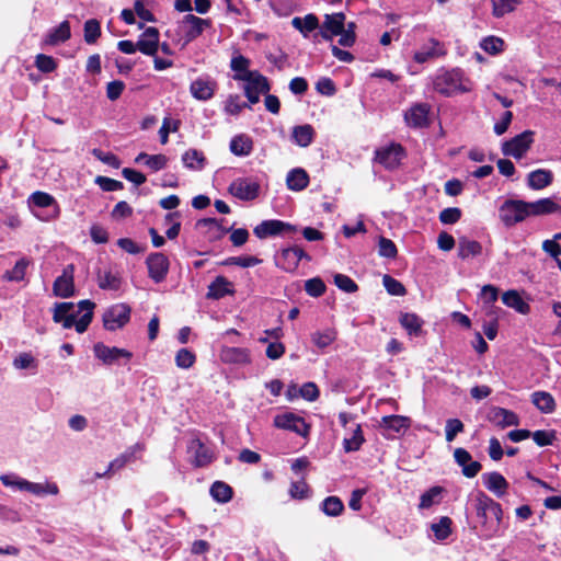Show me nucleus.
<instances>
[{
    "instance_id": "obj_10",
    "label": "nucleus",
    "mask_w": 561,
    "mask_h": 561,
    "mask_svg": "<svg viewBox=\"0 0 561 561\" xmlns=\"http://www.w3.org/2000/svg\"><path fill=\"white\" fill-rule=\"evenodd\" d=\"M534 142V133L526 130L502 146V151L505 156H511L515 159H520L530 148Z\"/></svg>"
},
{
    "instance_id": "obj_56",
    "label": "nucleus",
    "mask_w": 561,
    "mask_h": 561,
    "mask_svg": "<svg viewBox=\"0 0 561 561\" xmlns=\"http://www.w3.org/2000/svg\"><path fill=\"white\" fill-rule=\"evenodd\" d=\"M30 265V261L26 259L19 260L14 267L7 272L5 276L9 280L20 282L24 278L25 271Z\"/></svg>"
},
{
    "instance_id": "obj_53",
    "label": "nucleus",
    "mask_w": 561,
    "mask_h": 561,
    "mask_svg": "<svg viewBox=\"0 0 561 561\" xmlns=\"http://www.w3.org/2000/svg\"><path fill=\"white\" fill-rule=\"evenodd\" d=\"M101 35L100 23L95 19L88 20L84 23V41L88 44H93Z\"/></svg>"
},
{
    "instance_id": "obj_9",
    "label": "nucleus",
    "mask_w": 561,
    "mask_h": 561,
    "mask_svg": "<svg viewBox=\"0 0 561 561\" xmlns=\"http://www.w3.org/2000/svg\"><path fill=\"white\" fill-rule=\"evenodd\" d=\"M129 317L130 309L127 305H113L103 314L104 328L108 331L121 329L129 321Z\"/></svg>"
},
{
    "instance_id": "obj_39",
    "label": "nucleus",
    "mask_w": 561,
    "mask_h": 561,
    "mask_svg": "<svg viewBox=\"0 0 561 561\" xmlns=\"http://www.w3.org/2000/svg\"><path fill=\"white\" fill-rule=\"evenodd\" d=\"M314 130L311 125H300L293 129V139L300 147H308L313 140Z\"/></svg>"
},
{
    "instance_id": "obj_32",
    "label": "nucleus",
    "mask_w": 561,
    "mask_h": 561,
    "mask_svg": "<svg viewBox=\"0 0 561 561\" xmlns=\"http://www.w3.org/2000/svg\"><path fill=\"white\" fill-rule=\"evenodd\" d=\"M522 0H490L492 15L496 19H501L514 12Z\"/></svg>"
},
{
    "instance_id": "obj_18",
    "label": "nucleus",
    "mask_w": 561,
    "mask_h": 561,
    "mask_svg": "<svg viewBox=\"0 0 561 561\" xmlns=\"http://www.w3.org/2000/svg\"><path fill=\"white\" fill-rule=\"evenodd\" d=\"M187 451L191 455V462L195 467H205L209 465L214 455L209 448H207L198 438L191 439Z\"/></svg>"
},
{
    "instance_id": "obj_14",
    "label": "nucleus",
    "mask_w": 561,
    "mask_h": 561,
    "mask_svg": "<svg viewBox=\"0 0 561 561\" xmlns=\"http://www.w3.org/2000/svg\"><path fill=\"white\" fill-rule=\"evenodd\" d=\"M146 264L150 278L156 283H160L165 278L170 262L163 253L158 252L150 254L146 260Z\"/></svg>"
},
{
    "instance_id": "obj_19",
    "label": "nucleus",
    "mask_w": 561,
    "mask_h": 561,
    "mask_svg": "<svg viewBox=\"0 0 561 561\" xmlns=\"http://www.w3.org/2000/svg\"><path fill=\"white\" fill-rule=\"evenodd\" d=\"M54 295L61 298H69L75 293L73 265H68L62 274L56 278L53 285Z\"/></svg>"
},
{
    "instance_id": "obj_41",
    "label": "nucleus",
    "mask_w": 561,
    "mask_h": 561,
    "mask_svg": "<svg viewBox=\"0 0 561 561\" xmlns=\"http://www.w3.org/2000/svg\"><path fill=\"white\" fill-rule=\"evenodd\" d=\"M400 324L410 335H417L421 332L423 321L415 313H402L400 316Z\"/></svg>"
},
{
    "instance_id": "obj_17",
    "label": "nucleus",
    "mask_w": 561,
    "mask_h": 561,
    "mask_svg": "<svg viewBox=\"0 0 561 561\" xmlns=\"http://www.w3.org/2000/svg\"><path fill=\"white\" fill-rule=\"evenodd\" d=\"M445 53L444 45L439 41L430 38L414 53L413 60L417 64H424L445 55Z\"/></svg>"
},
{
    "instance_id": "obj_7",
    "label": "nucleus",
    "mask_w": 561,
    "mask_h": 561,
    "mask_svg": "<svg viewBox=\"0 0 561 561\" xmlns=\"http://www.w3.org/2000/svg\"><path fill=\"white\" fill-rule=\"evenodd\" d=\"M245 82L244 93L251 104H255L260 100V94H265L270 91V84L263 75L259 71L248 73L247 78L242 80Z\"/></svg>"
},
{
    "instance_id": "obj_40",
    "label": "nucleus",
    "mask_w": 561,
    "mask_h": 561,
    "mask_svg": "<svg viewBox=\"0 0 561 561\" xmlns=\"http://www.w3.org/2000/svg\"><path fill=\"white\" fill-rule=\"evenodd\" d=\"M70 35V25L67 21H64L47 35L45 43L48 45H57L69 39Z\"/></svg>"
},
{
    "instance_id": "obj_8",
    "label": "nucleus",
    "mask_w": 561,
    "mask_h": 561,
    "mask_svg": "<svg viewBox=\"0 0 561 561\" xmlns=\"http://www.w3.org/2000/svg\"><path fill=\"white\" fill-rule=\"evenodd\" d=\"M228 191L238 199L253 201L259 196L260 184L250 178H238L230 183Z\"/></svg>"
},
{
    "instance_id": "obj_15",
    "label": "nucleus",
    "mask_w": 561,
    "mask_h": 561,
    "mask_svg": "<svg viewBox=\"0 0 561 561\" xmlns=\"http://www.w3.org/2000/svg\"><path fill=\"white\" fill-rule=\"evenodd\" d=\"M310 259L299 247L284 249L276 259V264L286 272H294L301 259Z\"/></svg>"
},
{
    "instance_id": "obj_37",
    "label": "nucleus",
    "mask_w": 561,
    "mask_h": 561,
    "mask_svg": "<svg viewBox=\"0 0 561 561\" xmlns=\"http://www.w3.org/2000/svg\"><path fill=\"white\" fill-rule=\"evenodd\" d=\"M482 253V245L474 240L461 238L458 242V256L466 260Z\"/></svg>"
},
{
    "instance_id": "obj_45",
    "label": "nucleus",
    "mask_w": 561,
    "mask_h": 561,
    "mask_svg": "<svg viewBox=\"0 0 561 561\" xmlns=\"http://www.w3.org/2000/svg\"><path fill=\"white\" fill-rule=\"evenodd\" d=\"M443 492V488L440 486H433L426 492H424L420 497V510H427L432 507L435 504H438L440 502V494Z\"/></svg>"
},
{
    "instance_id": "obj_30",
    "label": "nucleus",
    "mask_w": 561,
    "mask_h": 561,
    "mask_svg": "<svg viewBox=\"0 0 561 561\" xmlns=\"http://www.w3.org/2000/svg\"><path fill=\"white\" fill-rule=\"evenodd\" d=\"M253 141L244 134L234 136L230 141V151L239 157H247L252 152Z\"/></svg>"
},
{
    "instance_id": "obj_57",
    "label": "nucleus",
    "mask_w": 561,
    "mask_h": 561,
    "mask_svg": "<svg viewBox=\"0 0 561 561\" xmlns=\"http://www.w3.org/2000/svg\"><path fill=\"white\" fill-rule=\"evenodd\" d=\"M175 363L179 368H191L195 363V355L187 348H181L176 353Z\"/></svg>"
},
{
    "instance_id": "obj_59",
    "label": "nucleus",
    "mask_w": 561,
    "mask_h": 561,
    "mask_svg": "<svg viewBox=\"0 0 561 561\" xmlns=\"http://www.w3.org/2000/svg\"><path fill=\"white\" fill-rule=\"evenodd\" d=\"M382 284L387 291L392 296H403L405 294L404 286L399 280L389 275L383 276Z\"/></svg>"
},
{
    "instance_id": "obj_43",
    "label": "nucleus",
    "mask_w": 561,
    "mask_h": 561,
    "mask_svg": "<svg viewBox=\"0 0 561 561\" xmlns=\"http://www.w3.org/2000/svg\"><path fill=\"white\" fill-rule=\"evenodd\" d=\"M336 331L334 329H325L316 331L311 334L312 343L320 350L330 346L336 339Z\"/></svg>"
},
{
    "instance_id": "obj_22",
    "label": "nucleus",
    "mask_w": 561,
    "mask_h": 561,
    "mask_svg": "<svg viewBox=\"0 0 561 561\" xmlns=\"http://www.w3.org/2000/svg\"><path fill=\"white\" fill-rule=\"evenodd\" d=\"M138 50L148 56H154L159 49V31L156 27H147L137 41Z\"/></svg>"
},
{
    "instance_id": "obj_24",
    "label": "nucleus",
    "mask_w": 561,
    "mask_h": 561,
    "mask_svg": "<svg viewBox=\"0 0 561 561\" xmlns=\"http://www.w3.org/2000/svg\"><path fill=\"white\" fill-rule=\"evenodd\" d=\"M488 420L499 427L518 425V416L510 410L494 407L488 413Z\"/></svg>"
},
{
    "instance_id": "obj_58",
    "label": "nucleus",
    "mask_w": 561,
    "mask_h": 561,
    "mask_svg": "<svg viewBox=\"0 0 561 561\" xmlns=\"http://www.w3.org/2000/svg\"><path fill=\"white\" fill-rule=\"evenodd\" d=\"M179 127H180L179 121H172L171 118L165 117L163 119L162 126L160 127V130H159L160 142L162 145H165L169 140L170 131L175 133V131H178Z\"/></svg>"
},
{
    "instance_id": "obj_28",
    "label": "nucleus",
    "mask_w": 561,
    "mask_h": 561,
    "mask_svg": "<svg viewBox=\"0 0 561 561\" xmlns=\"http://www.w3.org/2000/svg\"><path fill=\"white\" fill-rule=\"evenodd\" d=\"M286 184L290 191H302L309 184V175L301 168L293 169L291 171L288 172L286 176Z\"/></svg>"
},
{
    "instance_id": "obj_1",
    "label": "nucleus",
    "mask_w": 561,
    "mask_h": 561,
    "mask_svg": "<svg viewBox=\"0 0 561 561\" xmlns=\"http://www.w3.org/2000/svg\"><path fill=\"white\" fill-rule=\"evenodd\" d=\"M77 307L78 310L75 311L72 302L56 304L53 319L57 323H62L65 329L75 327L78 333H83L92 321L95 304L91 300H81Z\"/></svg>"
},
{
    "instance_id": "obj_64",
    "label": "nucleus",
    "mask_w": 561,
    "mask_h": 561,
    "mask_svg": "<svg viewBox=\"0 0 561 561\" xmlns=\"http://www.w3.org/2000/svg\"><path fill=\"white\" fill-rule=\"evenodd\" d=\"M92 153L98 160L102 161L103 163L112 168L118 169L121 167L119 159L111 152H104L100 149H93Z\"/></svg>"
},
{
    "instance_id": "obj_13",
    "label": "nucleus",
    "mask_w": 561,
    "mask_h": 561,
    "mask_svg": "<svg viewBox=\"0 0 561 561\" xmlns=\"http://www.w3.org/2000/svg\"><path fill=\"white\" fill-rule=\"evenodd\" d=\"M404 157V150L399 144H391L376 151V160L388 169L397 168Z\"/></svg>"
},
{
    "instance_id": "obj_51",
    "label": "nucleus",
    "mask_w": 561,
    "mask_h": 561,
    "mask_svg": "<svg viewBox=\"0 0 561 561\" xmlns=\"http://www.w3.org/2000/svg\"><path fill=\"white\" fill-rule=\"evenodd\" d=\"M356 24L354 22H344L342 36L339 39V44L344 47H352L356 42Z\"/></svg>"
},
{
    "instance_id": "obj_42",
    "label": "nucleus",
    "mask_w": 561,
    "mask_h": 561,
    "mask_svg": "<svg viewBox=\"0 0 561 561\" xmlns=\"http://www.w3.org/2000/svg\"><path fill=\"white\" fill-rule=\"evenodd\" d=\"M250 60L242 55H237L232 57L230 67L236 72L233 79L237 81H241L247 78L248 73H252L253 71L249 70Z\"/></svg>"
},
{
    "instance_id": "obj_31",
    "label": "nucleus",
    "mask_w": 561,
    "mask_h": 561,
    "mask_svg": "<svg viewBox=\"0 0 561 561\" xmlns=\"http://www.w3.org/2000/svg\"><path fill=\"white\" fill-rule=\"evenodd\" d=\"M533 404L542 413L549 414L556 410V401L547 391H535L531 394Z\"/></svg>"
},
{
    "instance_id": "obj_60",
    "label": "nucleus",
    "mask_w": 561,
    "mask_h": 561,
    "mask_svg": "<svg viewBox=\"0 0 561 561\" xmlns=\"http://www.w3.org/2000/svg\"><path fill=\"white\" fill-rule=\"evenodd\" d=\"M305 289L308 295L319 297L325 291V285L321 278L314 277L306 282Z\"/></svg>"
},
{
    "instance_id": "obj_20",
    "label": "nucleus",
    "mask_w": 561,
    "mask_h": 561,
    "mask_svg": "<svg viewBox=\"0 0 561 561\" xmlns=\"http://www.w3.org/2000/svg\"><path fill=\"white\" fill-rule=\"evenodd\" d=\"M430 106L425 103H419L411 106L404 114V121L408 126L422 128L428 124Z\"/></svg>"
},
{
    "instance_id": "obj_47",
    "label": "nucleus",
    "mask_w": 561,
    "mask_h": 561,
    "mask_svg": "<svg viewBox=\"0 0 561 561\" xmlns=\"http://www.w3.org/2000/svg\"><path fill=\"white\" fill-rule=\"evenodd\" d=\"M210 494L217 502L226 503L232 496V489L227 483L217 481L211 485Z\"/></svg>"
},
{
    "instance_id": "obj_16",
    "label": "nucleus",
    "mask_w": 561,
    "mask_h": 561,
    "mask_svg": "<svg viewBox=\"0 0 561 561\" xmlns=\"http://www.w3.org/2000/svg\"><path fill=\"white\" fill-rule=\"evenodd\" d=\"M345 14L342 12L325 14L321 25L320 34L322 38L331 41L334 36H342L344 27Z\"/></svg>"
},
{
    "instance_id": "obj_38",
    "label": "nucleus",
    "mask_w": 561,
    "mask_h": 561,
    "mask_svg": "<svg viewBox=\"0 0 561 561\" xmlns=\"http://www.w3.org/2000/svg\"><path fill=\"white\" fill-rule=\"evenodd\" d=\"M291 25L298 30L304 36H307L309 32H312L313 30L318 28L319 26V20L318 18L309 13L305 18H294L291 20Z\"/></svg>"
},
{
    "instance_id": "obj_36",
    "label": "nucleus",
    "mask_w": 561,
    "mask_h": 561,
    "mask_svg": "<svg viewBox=\"0 0 561 561\" xmlns=\"http://www.w3.org/2000/svg\"><path fill=\"white\" fill-rule=\"evenodd\" d=\"M411 425V420L403 415H388L381 419V426L401 433L407 431Z\"/></svg>"
},
{
    "instance_id": "obj_23",
    "label": "nucleus",
    "mask_w": 561,
    "mask_h": 561,
    "mask_svg": "<svg viewBox=\"0 0 561 561\" xmlns=\"http://www.w3.org/2000/svg\"><path fill=\"white\" fill-rule=\"evenodd\" d=\"M285 231H295V228L289 224L280 220H264L254 228V233L260 239H264L268 236H275Z\"/></svg>"
},
{
    "instance_id": "obj_62",
    "label": "nucleus",
    "mask_w": 561,
    "mask_h": 561,
    "mask_svg": "<svg viewBox=\"0 0 561 561\" xmlns=\"http://www.w3.org/2000/svg\"><path fill=\"white\" fill-rule=\"evenodd\" d=\"M334 284L345 293H354L357 290L355 282L344 274H335Z\"/></svg>"
},
{
    "instance_id": "obj_48",
    "label": "nucleus",
    "mask_w": 561,
    "mask_h": 561,
    "mask_svg": "<svg viewBox=\"0 0 561 561\" xmlns=\"http://www.w3.org/2000/svg\"><path fill=\"white\" fill-rule=\"evenodd\" d=\"M343 508L342 501L336 496H329L322 502V511L328 516H339Z\"/></svg>"
},
{
    "instance_id": "obj_26",
    "label": "nucleus",
    "mask_w": 561,
    "mask_h": 561,
    "mask_svg": "<svg viewBox=\"0 0 561 561\" xmlns=\"http://www.w3.org/2000/svg\"><path fill=\"white\" fill-rule=\"evenodd\" d=\"M481 478L484 486L497 497H502L506 493L508 483L501 473L488 472L483 473Z\"/></svg>"
},
{
    "instance_id": "obj_4",
    "label": "nucleus",
    "mask_w": 561,
    "mask_h": 561,
    "mask_svg": "<svg viewBox=\"0 0 561 561\" xmlns=\"http://www.w3.org/2000/svg\"><path fill=\"white\" fill-rule=\"evenodd\" d=\"M471 88L470 80L465 78L459 69L439 73L434 80V89L447 96L469 92Z\"/></svg>"
},
{
    "instance_id": "obj_11",
    "label": "nucleus",
    "mask_w": 561,
    "mask_h": 561,
    "mask_svg": "<svg viewBox=\"0 0 561 561\" xmlns=\"http://www.w3.org/2000/svg\"><path fill=\"white\" fill-rule=\"evenodd\" d=\"M274 425L282 430L291 431L304 437L309 434L310 428L302 417L291 412L276 415L274 417Z\"/></svg>"
},
{
    "instance_id": "obj_3",
    "label": "nucleus",
    "mask_w": 561,
    "mask_h": 561,
    "mask_svg": "<svg viewBox=\"0 0 561 561\" xmlns=\"http://www.w3.org/2000/svg\"><path fill=\"white\" fill-rule=\"evenodd\" d=\"M0 481L13 491L26 492L35 496L57 495L59 493V488L55 482H32L13 472L1 474Z\"/></svg>"
},
{
    "instance_id": "obj_34",
    "label": "nucleus",
    "mask_w": 561,
    "mask_h": 561,
    "mask_svg": "<svg viewBox=\"0 0 561 561\" xmlns=\"http://www.w3.org/2000/svg\"><path fill=\"white\" fill-rule=\"evenodd\" d=\"M168 161H169L168 157L164 154H161V153L150 156L145 152H141L135 159L136 163H144L145 165H147L150 170H152L154 172L165 168Z\"/></svg>"
},
{
    "instance_id": "obj_6",
    "label": "nucleus",
    "mask_w": 561,
    "mask_h": 561,
    "mask_svg": "<svg viewBox=\"0 0 561 561\" xmlns=\"http://www.w3.org/2000/svg\"><path fill=\"white\" fill-rule=\"evenodd\" d=\"M500 218L506 226H514L529 217L527 202L508 199L503 203L499 210Z\"/></svg>"
},
{
    "instance_id": "obj_52",
    "label": "nucleus",
    "mask_w": 561,
    "mask_h": 561,
    "mask_svg": "<svg viewBox=\"0 0 561 561\" xmlns=\"http://www.w3.org/2000/svg\"><path fill=\"white\" fill-rule=\"evenodd\" d=\"M364 443L363 432L359 425L356 426L352 437L344 438L343 445L346 453L358 450Z\"/></svg>"
},
{
    "instance_id": "obj_21",
    "label": "nucleus",
    "mask_w": 561,
    "mask_h": 561,
    "mask_svg": "<svg viewBox=\"0 0 561 561\" xmlns=\"http://www.w3.org/2000/svg\"><path fill=\"white\" fill-rule=\"evenodd\" d=\"M217 83L209 78H197L192 81L190 92L192 96L198 101L210 100L216 91Z\"/></svg>"
},
{
    "instance_id": "obj_63",
    "label": "nucleus",
    "mask_w": 561,
    "mask_h": 561,
    "mask_svg": "<svg viewBox=\"0 0 561 561\" xmlns=\"http://www.w3.org/2000/svg\"><path fill=\"white\" fill-rule=\"evenodd\" d=\"M461 217V210L458 207H448L440 211L439 220L445 225L456 224Z\"/></svg>"
},
{
    "instance_id": "obj_55",
    "label": "nucleus",
    "mask_w": 561,
    "mask_h": 561,
    "mask_svg": "<svg viewBox=\"0 0 561 561\" xmlns=\"http://www.w3.org/2000/svg\"><path fill=\"white\" fill-rule=\"evenodd\" d=\"M463 423L459 419H448L445 425L446 440L451 443L463 431Z\"/></svg>"
},
{
    "instance_id": "obj_50",
    "label": "nucleus",
    "mask_w": 561,
    "mask_h": 561,
    "mask_svg": "<svg viewBox=\"0 0 561 561\" xmlns=\"http://www.w3.org/2000/svg\"><path fill=\"white\" fill-rule=\"evenodd\" d=\"M13 367L18 370L36 369L37 362L31 353H20L12 363Z\"/></svg>"
},
{
    "instance_id": "obj_49",
    "label": "nucleus",
    "mask_w": 561,
    "mask_h": 561,
    "mask_svg": "<svg viewBox=\"0 0 561 561\" xmlns=\"http://www.w3.org/2000/svg\"><path fill=\"white\" fill-rule=\"evenodd\" d=\"M480 47L491 55H496L503 50L504 41L496 36H488L481 41Z\"/></svg>"
},
{
    "instance_id": "obj_46",
    "label": "nucleus",
    "mask_w": 561,
    "mask_h": 561,
    "mask_svg": "<svg viewBox=\"0 0 561 561\" xmlns=\"http://www.w3.org/2000/svg\"><path fill=\"white\" fill-rule=\"evenodd\" d=\"M99 287L106 290H117L121 286V278L117 274L111 271L99 273L98 275Z\"/></svg>"
},
{
    "instance_id": "obj_12",
    "label": "nucleus",
    "mask_w": 561,
    "mask_h": 561,
    "mask_svg": "<svg viewBox=\"0 0 561 561\" xmlns=\"http://www.w3.org/2000/svg\"><path fill=\"white\" fill-rule=\"evenodd\" d=\"M93 353L94 356L105 365H113L121 358L129 360L133 356V354L125 348L110 347L101 342L93 346Z\"/></svg>"
},
{
    "instance_id": "obj_33",
    "label": "nucleus",
    "mask_w": 561,
    "mask_h": 561,
    "mask_svg": "<svg viewBox=\"0 0 561 561\" xmlns=\"http://www.w3.org/2000/svg\"><path fill=\"white\" fill-rule=\"evenodd\" d=\"M502 301L505 306L513 308L522 314L529 311V306L524 301L522 296L516 290H507L502 295Z\"/></svg>"
},
{
    "instance_id": "obj_2",
    "label": "nucleus",
    "mask_w": 561,
    "mask_h": 561,
    "mask_svg": "<svg viewBox=\"0 0 561 561\" xmlns=\"http://www.w3.org/2000/svg\"><path fill=\"white\" fill-rule=\"evenodd\" d=\"M477 516L481 519V538L489 540L499 536L503 511L499 503L483 492L476 495Z\"/></svg>"
},
{
    "instance_id": "obj_27",
    "label": "nucleus",
    "mask_w": 561,
    "mask_h": 561,
    "mask_svg": "<svg viewBox=\"0 0 561 561\" xmlns=\"http://www.w3.org/2000/svg\"><path fill=\"white\" fill-rule=\"evenodd\" d=\"M220 359L229 364H249L250 354L247 348L224 347L220 352Z\"/></svg>"
},
{
    "instance_id": "obj_44",
    "label": "nucleus",
    "mask_w": 561,
    "mask_h": 561,
    "mask_svg": "<svg viewBox=\"0 0 561 561\" xmlns=\"http://www.w3.org/2000/svg\"><path fill=\"white\" fill-rule=\"evenodd\" d=\"M230 282H228L225 277L218 276L208 287V298L219 299L225 295L229 294L230 290Z\"/></svg>"
},
{
    "instance_id": "obj_25",
    "label": "nucleus",
    "mask_w": 561,
    "mask_h": 561,
    "mask_svg": "<svg viewBox=\"0 0 561 561\" xmlns=\"http://www.w3.org/2000/svg\"><path fill=\"white\" fill-rule=\"evenodd\" d=\"M527 208L529 217L561 213V205L550 197L541 198L535 202H527Z\"/></svg>"
},
{
    "instance_id": "obj_35",
    "label": "nucleus",
    "mask_w": 561,
    "mask_h": 561,
    "mask_svg": "<svg viewBox=\"0 0 561 561\" xmlns=\"http://www.w3.org/2000/svg\"><path fill=\"white\" fill-rule=\"evenodd\" d=\"M182 162L185 168L199 171L204 168L206 158L202 151L197 149H188L182 154Z\"/></svg>"
},
{
    "instance_id": "obj_29",
    "label": "nucleus",
    "mask_w": 561,
    "mask_h": 561,
    "mask_svg": "<svg viewBox=\"0 0 561 561\" xmlns=\"http://www.w3.org/2000/svg\"><path fill=\"white\" fill-rule=\"evenodd\" d=\"M552 172L546 169H538L528 174V185L533 190H542L552 183Z\"/></svg>"
},
{
    "instance_id": "obj_61",
    "label": "nucleus",
    "mask_w": 561,
    "mask_h": 561,
    "mask_svg": "<svg viewBox=\"0 0 561 561\" xmlns=\"http://www.w3.org/2000/svg\"><path fill=\"white\" fill-rule=\"evenodd\" d=\"M35 66L39 71L45 73L54 71L57 67L55 59L44 54L36 56Z\"/></svg>"
},
{
    "instance_id": "obj_54",
    "label": "nucleus",
    "mask_w": 561,
    "mask_h": 561,
    "mask_svg": "<svg viewBox=\"0 0 561 561\" xmlns=\"http://www.w3.org/2000/svg\"><path fill=\"white\" fill-rule=\"evenodd\" d=\"M450 526L451 519L447 516H444L439 519L438 523L433 524L431 528L438 540H444L450 535Z\"/></svg>"
},
{
    "instance_id": "obj_5",
    "label": "nucleus",
    "mask_w": 561,
    "mask_h": 561,
    "mask_svg": "<svg viewBox=\"0 0 561 561\" xmlns=\"http://www.w3.org/2000/svg\"><path fill=\"white\" fill-rule=\"evenodd\" d=\"M208 25V20L201 19L193 14L185 15L179 23V41L182 42V46L187 45L198 37Z\"/></svg>"
}]
</instances>
